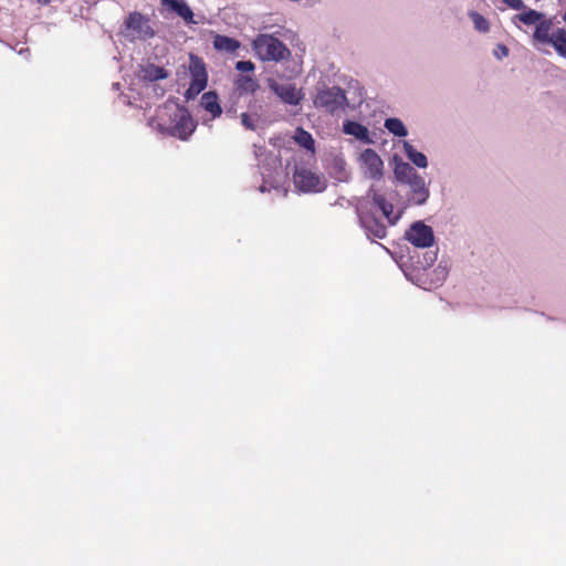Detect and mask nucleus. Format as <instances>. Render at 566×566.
Instances as JSON below:
<instances>
[{
    "instance_id": "7c9ffc66",
    "label": "nucleus",
    "mask_w": 566,
    "mask_h": 566,
    "mask_svg": "<svg viewBox=\"0 0 566 566\" xmlns=\"http://www.w3.org/2000/svg\"><path fill=\"white\" fill-rule=\"evenodd\" d=\"M51 0H38L39 3L49 4Z\"/></svg>"
},
{
    "instance_id": "a878e982",
    "label": "nucleus",
    "mask_w": 566,
    "mask_h": 566,
    "mask_svg": "<svg viewBox=\"0 0 566 566\" xmlns=\"http://www.w3.org/2000/svg\"><path fill=\"white\" fill-rule=\"evenodd\" d=\"M295 140L308 150L314 148V139L312 135L301 127L296 129Z\"/></svg>"
},
{
    "instance_id": "423d86ee",
    "label": "nucleus",
    "mask_w": 566,
    "mask_h": 566,
    "mask_svg": "<svg viewBox=\"0 0 566 566\" xmlns=\"http://www.w3.org/2000/svg\"><path fill=\"white\" fill-rule=\"evenodd\" d=\"M189 70L191 74V82L189 88L186 92L187 97L199 94L206 88L208 83V74L202 59L196 55H190Z\"/></svg>"
},
{
    "instance_id": "f8f14e48",
    "label": "nucleus",
    "mask_w": 566,
    "mask_h": 566,
    "mask_svg": "<svg viewBox=\"0 0 566 566\" xmlns=\"http://www.w3.org/2000/svg\"><path fill=\"white\" fill-rule=\"evenodd\" d=\"M161 6L167 10L175 12L178 17H180L186 23H196L193 20V12L191 8L187 4L185 0H159Z\"/></svg>"
},
{
    "instance_id": "9b49d317",
    "label": "nucleus",
    "mask_w": 566,
    "mask_h": 566,
    "mask_svg": "<svg viewBox=\"0 0 566 566\" xmlns=\"http://www.w3.org/2000/svg\"><path fill=\"white\" fill-rule=\"evenodd\" d=\"M161 6L167 10L175 12L178 17H180L186 23H196L193 20V12L191 8L187 4L185 0H159Z\"/></svg>"
},
{
    "instance_id": "4be33fe9",
    "label": "nucleus",
    "mask_w": 566,
    "mask_h": 566,
    "mask_svg": "<svg viewBox=\"0 0 566 566\" xmlns=\"http://www.w3.org/2000/svg\"><path fill=\"white\" fill-rule=\"evenodd\" d=\"M547 44H552L559 55L566 56V30L557 29Z\"/></svg>"
},
{
    "instance_id": "5701e85b",
    "label": "nucleus",
    "mask_w": 566,
    "mask_h": 566,
    "mask_svg": "<svg viewBox=\"0 0 566 566\" xmlns=\"http://www.w3.org/2000/svg\"><path fill=\"white\" fill-rule=\"evenodd\" d=\"M405 150H406L407 157L409 158V160L412 161V164H415L419 168L427 167V165H428L427 157L422 153L415 149L408 143L405 144Z\"/></svg>"
},
{
    "instance_id": "f3484780",
    "label": "nucleus",
    "mask_w": 566,
    "mask_h": 566,
    "mask_svg": "<svg viewBox=\"0 0 566 566\" xmlns=\"http://www.w3.org/2000/svg\"><path fill=\"white\" fill-rule=\"evenodd\" d=\"M553 29V21L551 19H545V17L536 24L533 38L537 42L547 43L551 38V31Z\"/></svg>"
},
{
    "instance_id": "a211bd4d",
    "label": "nucleus",
    "mask_w": 566,
    "mask_h": 566,
    "mask_svg": "<svg viewBox=\"0 0 566 566\" xmlns=\"http://www.w3.org/2000/svg\"><path fill=\"white\" fill-rule=\"evenodd\" d=\"M394 174L398 181L407 185L418 176L415 168L410 166L408 163L396 164Z\"/></svg>"
},
{
    "instance_id": "cd10ccee",
    "label": "nucleus",
    "mask_w": 566,
    "mask_h": 566,
    "mask_svg": "<svg viewBox=\"0 0 566 566\" xmlns=\"http://www.w3.org/2000/svg\"><path fill=\"white\" fill-rule=\"evenodd\" d=\"M241 123L247 129L255 130L254 119L248 113L241 114Z\"/></svg>"
},
{
    "instance_id": "f257e3e1",
    "label": "nucleus",
    "mask_w": 566,
    "mask_h": 566,
    "mask_svg": "<svg viewBox=\"0 0 566 566\" xmlns=\"http://www.w3.org/2000/svg\"><path fill=\"white\" fill-rule=\"evenodd\" d=\"M165 114L171 119L170 124L160 122L158 127L160 132L168 134L172 137H178L181 140L188 139L193 133L196 125L189 112L185 107L164 108Z\"/></svg>"
},
{
    "instance_id": "6ab92c4d",
    "label": "nucleus",
    "mask_w": 566,
    "mask_h": 566,
    "mask_svg": "<svg viewBox=\"0 0 566 566\" xmlns=\"http://www.w3.org/2000/svg\"><path fill=\"white\" fill-rule=\"evenodd\" d=\"M240 46V42L233 38H229L226 35L217 34L213 38V48L218 51H224L228 53H232L237 51Z\"/></svg>"
},
{
    "instance_id": "412c9836",
    "label": "nucleus",
    "mask_w": 566,
    "mask_h": 566,
    "mask_svg": "<svg viewBox=\"0 0 566 566\" xmlns=\"http://www.w3.org/2000/svg\"><path fill=\"white\" fill-rule=\"evenodd\" d=\"M142 77L144 80L155 82L158 80H164L168 77V72L158 65L155 64H148L142 70Z\"/></svg>"
},
{
    "instance_id": "473e14b6",
    "label": "nucleus",
    "mask_w": 566,
    "mask_h": 566,
    "mask_svg": "<svg viewBox=\"0 0 566 566\" xmlns=\"http://www.w3.org/2000/svg\"><path fill=\"white\" fill-rule=\"evenodd\" d=\"M501 53H504L505 55L507 54V49H506V46H502Z\"/></svg>"
},
{
    "instance_id": "1a4fd4ad",
    "label": "nucleus",
    "mask_w": 566,
    "mask_h": 566,
    "mask_svg": "<svg viewBox=\"0 0 566 566\" xmlns=\"http://www.w3.org/2000/svg\"><path fill=\"white\" fill-rule=\"evenodd\" d=\"M269 86L286 104L298 105L302 99V95L294 84H279L274 80H270Z\"/></svg>"
},
{
    "instance_id": "c85d7f7f",
    "label": "nucleus",
    "mask_w": 566,
    "mask_h": 566,
    "mask_svg": "<svg viewBox=\"0 0 566 566\" xmlns=\"http://www.w3.org/2000/svg\"><path fill=\"white\" fill-rule=\"evenodd\" d=\"M235 69L240 72H251L254 70V64L251 61H239Z\"/></svg>"
},
{
    "instance_id": "2eb2a0df",
    "label": "nucleus",
    "mask_w": 566,
    "mask_h": 566,
    "mask_svg": "<svg viewBox=\"0 0 566 566\" xmlns=\"http://www.w3.org/2000/svg\"><path fill=\"white\" fill-rule=\"evenodd\" d=\"M373 201L374 203L380 209V211L382 212V214L387 218L388 222L390 224H395L398 219L400 218L399 214H394V205L389 201L386 200V198L374 191L373 192Z\"/></svg>"
},
{
    "instance_id": "c756f323",
    "label": "nucleus",
    "mask_w": 566,
    "mask_h": 566,
    "mask_svg": "<svg viewBox=\"0 0 566 566\" xmlns=\"http://www.w3.org/2000/svg\"><path fill=\"white\" fill-rule=\"evenodd\" d=\"M503 2L514 10L525 9L524 2L522 0H503Z\"/></svg>"
},
{
    "instance_id": "dca6fc26",
    "label": "nucleus",
    "mask_w": 566,
    "mask_h": 566,
    "mask_svg": "<svg viewBox=\"0 0 566 566\" xmlns=\"http://www.w3.org/2000/svg\"><path fill=\"white\" fill-rule=\"evenodd\" d=\"M201 105L202 107L209 112L212 117H218L222 113V108L219 104L218 94L213 91L206 92L201 96Z\"/></svg>"
},
{
    "instance_id": "ddd939ff",
    "label": "nucleus",
    "mask_w": 566,
    "mask_h": 566,
    "mask_svg": "<svg viewBox=\"0 0 566 566\" xmlns=\"http://www.w3.org/2000/svg\"><path fill=\"white\" fill-rule=\"evenodd\" d=\"M408 185L411 189V197L409 200L415 205H423L429 197V190L426 187L424 179L418 175Z\"/></svg>"
},
{
    "instance_id": "0eeeda50",
    "label": "nucleus",
    "mask_w": 566,
    "mask_h": 566,
    "mask_svg": "<svg viewBox=\"0 0 566 566\" xmlns=\"http://www.w3.org/2000/svg\"><path fill=\"white\" fill-rule=\"evenodd\" d=\"M406 239L417 248H429L434 242L432 229L421 221L411 224L406 231Z\"/></svg>"
},
{
    "instance_id": "393cba45",
    "label": "nucleus",
    "mask_w": 566,
    "mask_h": 566,
    "mask_svg": "<svg viewBox=\"0 0 566 566\" xmlns=\"http://www.w3.org/2000/svg\"><path fill=\"white\" fill-rule=\"evenodd\" d=\"M543 18H544L543 13H541L536 10H533V9H528V10L515 15V19H517L520 22H522L526 25L537 24Z\"/></svg>"
},
{
    "instance_id": "2f4dec72",
    "label": "nucleus",
    "mask_w": 566,
    "mask_h": 566,
    "mask_svg": "<svg viewBox=\"0 0 566 566\" xmlns=\"http://www.w3.org/2000/svg\"><path fill=\"white\" fill-rule=\"evenodd\" d=\"M501 53H504L505 55L507 54V49H506V46H502Z\"/></svg>"
},
{
    "instance_id": "f03ea898",
    "label": "nucleus",
    "mask_w": 566,
    "mask_h": 566,
    "mask_svg": "<svg viewBox=\"0 0 566 566\" xmlns=\"http://www.w3.org/2000/svg\"><path fill=\"white\" fill-rule=\"evenodd\" d=\"M255 54L262 61H282L291 55L287 46L272 34H259L252 42Z\"/></svg>"
},
{
    "instance_id": "6e6552de",
    "label": "nucleus",
    "mask_w": 566,
    "mask_h": 566,
    "mask_svg": "<svg viewBox=\"0 0 566 566\" xmlns=\"http://www.w3.org/2000/svg\"><path fill=\"white\" fill-rule=\"evenodd\" d=\"M359 221L368 238L384 239L387 234L386 226L373 213L359 210Z\"/></svg>"
},
{
    "instance_id": "9d476101",
    "label": "nucleus",
    "mask_w": 566,
    "mask_h": 566,
    "mask_svg": "<svg viewBox=\"0 0 566 566\" xmlns=\"http://www.w3.org/2000/svg\"><path fill=\"white\" fill-rule=\"evenodd\" d=\"M360 159L370 178L379 179L382 176L384 164L379 155L374 149H365L360 155Z\"/></svg>"
},
{
    "instance_id": "39448f33",
    "label": "nucleus",
    "mask_w": 566,
    "mask_h": 566,
    "mask_svg": "<svg viewBox=\"0 0 566 566\" xmlns=\"http://www.w3.org/2000/svg\"><path fill=\"white\" fill-rule=\"evenodd\" d=\"M293 181L302 192H321L326 188V180L323 177L304 167L295 168Z\"/></svg>"
},
{
    "instance_id": "4468645a",
    "label": "nucleus",
    "mask_w": 566,
    "mask_h": 566,
    "mask_svg": "<svg viewBox=\"0 0 566 566\" xmlns=\"http://www.w3.org/2000/svg\"><path fill=\"white\" fill-rule=\"evenodd\" d=\"M233 85H234V92L238 93L240 96L247 95V94H254L260 87L259 82L255 77H253L251 75H242V74H240L234 80Z\"/></svg>"
},
{
    "instance_id": "b1692460",
    "label": "nucleus",
    "mask_w": 566,
    "mask_h": 566,
    "mask_svg": "<svg viewBox=\"0 0 566 566\" xmlns=\"http://www.w3.org/2000/svg\"><path fill=\"white\" fill-rule=\"evenodd\" d=\"M385 127L395 136L405 137L408 134L403 123L396 117L387 118L385 120Z\"/></svg>"
},
{
    "instance_id": "bb28decb",
    "label": "nucleus",
    "mask_w": 566,
    "mask_h": 566,
    "mask_svg": "<svg viewBox=\"0 0 566 566\" xmlns=\"http://www.w3.org/2000/svg\"><path fill=\"white\" fill-rule=\"evenodd\" d=\"M471 19H472V22L475 27L476 30L481 31V32H488L489 29H490V24H489V21L480 13L478 12H472L470 14Z\"/></svg>"
},
{
    "instance_id": "7ed1b4c3",
    "label": "nucleus",
    "mask_w": 566,
    "mask_h": 566,
    "mask_svg": "<svg viewBox=\"0 0 566 566\" xmlns=\"http://www.w3.org/2000/svg\"><path fill=\"white\" fill-rule=\"evenodd\" d=\"M123 35L129 40H147L155 35L149 19L140 12H132L124 22Z\"/></svg>"
},
{
    "instance_id": "20e7f679",
    "label": "nucleus",
    "mask_w": 566,
    "mask_h": 566,
    "mask_svg": "<svg viewBox=\"0 0 566 566\" xmlns=\"http://www.w3.org/2000/svg\"><path fill=\"white\" fill-rule=\"evenodd\" d=\"M314 104L316 107L324 108L326 112L334 114L346 108L347 97L340 87L333 86L319 91L314 99Z\"/></svg>"
},
{
    "instance_id": "aec40b11",
    "label": "nucleus",
    "mask_w": 566,
    "mask_h": 566,
    "mask_svg": "<svg viewBox=\"0 0 566 566\" xmlns=\"http://www.w3.org/2000/svg\"><path fill=\"white\" fill-rule=\"evenodd\" d=\"M344 132L348 135L355 136L359 140L369 142L368 128L357 122H345Z\"/></svg>"
}]
</instances>
